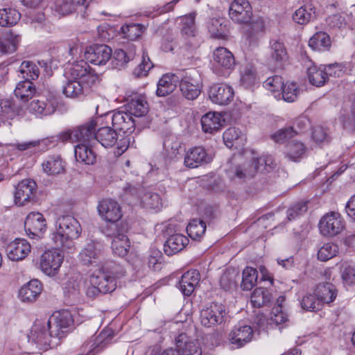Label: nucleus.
Returning a JSON list of instances; mask_svg holds the SVG:
<instances>
[{
  "mask_svg": "<svg viewBox=\"0 0 355 355\" xmlns=\"http://www.w3.org/2000/svg\"><path fill=\"white\" fill-rule=\"evenodd\" d=\"M97 126L95 119H91L83 125L60 135L64 141L78 142L74 147L75 157L77 162L87 165L96 162V155L93 150L95 145L94 130Z\"/></svg>",
  "mask_w": 355,
  "mask_h": 355,
  "instance_id": "f257e3e1",
  "label": "nucleus"
},
{
  "mask_svg": "<svg viewBox=\"0 0 355 355\" xmlns=\"http://www.w3.org/2000/svg\"><path fill=\"white\" fill-rule=\"evenodd\" d=\"M80 232L79 222L74 217L65 215L58 218L51 238L56 245L70 249L73 244V240L78 239Z\"/></svg>",
  "mask_w": 355,
  "mask_h": 355,
  "instance_id": "f03ea898",
  "label": "nucleus"
},
{
  "mask_svg": "<svg viewBox=\"0 0 355 355\" xmlns=\"http://www.w3.org/2000/svg\"><path fill=\"white\" fill-rule=\"evenodd\" d=\"M119 275L113 272L105 271L102 267L92 272L89 277V285L86 288V295L94 299L99 294L112 293L116 288V278Z\"/></svg>",
  "mask_w": 355,
  "mask_h": 355,
  "instance_id": "7ed1b4c3",
  "label": "nucleus"
},
{
  "mask_svg": "<svg viewBox=\"0 0 355 355\" xmlns=\"http://www.w3.org/2000/svg\"><path fill=\"white\" fill-rule=\"evenodd\" d=\"M94 130L95 144L98 142L105 148L113 147L116 145L114 155L120 156L128 148L131 139L130 135L118 134L115 130L106 126L99 128L97 132Z\"/></svg>",
  "mask_w": 355,
  "mask_h": 355,
  "instance_id": "20e7f679",
  "label": "nucleus"
},
{
  "mask_svg": "<svg viewBox=\"0 0 355 355\" xmlns=\"http://www.w3.org/2000/svg\"><path fill=\"white\" fill-rule=\"evenodd\" d=\"M47 327L51 334L58 339L65 336L73 323L70 311L60 310L55 311L48 320Z\"/></svg>",
  "mask_w": 355,
  "mask_h": 355,
  "instance_id": "39448f33",
  "label": "nucleus"
},
{
  "mask_svg": "<svg viewBox=\"0 0 355 355\" xmlns=\"http://www.w3.org/2000/svg\"><path fill=\"white\" fill-rule=\"evenodd\" d=\"M175 349L168 348L160 355H202L199 343L182 333L175 338Z\"/></svg>",
  "mask_w": 355,
  "mask_h": 355,
  "instance_id": "423d86ee",
  "label": "nucleus"
},
{
  "mask_svg": "<svg viewBox=\"0 0 355 355\" xmlns=\"http://www.w3.org/2000/svg\"><path fill=\"white\" fill-rule=\"evenodd\" d=\"M318 227L322 236L333 237L339 234L344 230L345 224L338 212L331 211L322 217Z\"/></svg>",
  "mask_w": 355,
  "mask_h": 355,
  "instance_id": "0eeeda50",
  "label": "nucleus"
},
{
  "mask_svg": "<svg viewBox=\"0 0 355 355\" xmlns=\"http://www.w3.org/2000/svg\"><path fill=\"white\" fill-rule=\"evenodd\" d=\"M64 255L58 249L46 250L40 257V267L41 270L49 276H55L63 262Z\"/></svg>",
  "mask_w": 355,
  "mask_h": 355,
  "instance_id": "6e6552de",
  "label": "nucleus"
},
{
  "mask_svg": "<svg viewBox=\"0 0 355 355\" xmlns=\"http://www.w3.org/2000/svg\"><path fill=\"white\" fill-rule=\"evenodd\" d=\"M235 62L233 54L226 48L218 47L214 51V73L218 76H226L234 68Z\"/></svg>",
  "mask_w": 355,
  "mask_h": 355,
  "instance_id": "1a4fd4ad",
  "label": "nucleus"
},
{
  "mask_svg": "<svg viewBox=\"0 0 355 355\" xmlns=\"http://www.w3.org/2000/svg\"><path fill=\"white\" fill-rule=\"evenodd\" d=\"M243 27L245 44L250 48L258 46L259 39L265 31V21L262 17L249 21Z\"/></svg>",
  "mask_w": 355,
  "mask_h": 355,
  "instance_id": "9d476101",
  "label": "nucleus"
},
{
  "mask_svg": "<svg viewBox=\"0 0 355 355\" xmlns=\"http://www.w3.org/2000/svg\"><path fill=\"white\" fill-rule=\"evenodd\" d=\"M37 184L32 179H24L15 187V203L19 206H24L35 200Z\"/></svg>",
  "mask_w": 355,
  "mask_h": 355,
  "instance_id": "9b49d317",
  "label": "nucleus"
},
{
  "mask_svg": "<svg viewBox=\"0 0 355 355\" xmlns=\"http://www.w3.org/2000/svg\"><path fill=\"white\" fill-rule=\"evenodd\" d=\"M51 338L55 336L47 327V322H36L28 336V341L36 345L39 349L47 350L51 346Z\"/></svg>",
  "mask_w": 355,
  "mask_h": 355,
  "instance_id": "f8f14e48",
  "label": "nucleus"
},
{
  "mask_svg": "<svg viewBox=\"0 0 355 355\" xmlns=\"http://www.w3.org/2000/svg\"><path fill=\"white\" fill-rule=\"evenodd\" d=\"M66 75L67 78L82 80L87 84H94L97 80V76L91 71L90 67L84 60L69 64Z\"/></svg>",
  "mask_w": 355,
  "mask_h": 355,
  "instance_id": "ddd939ff",
  "label": "nucleus"
},
{
  "mask_svg": "<svg viewBox=\"0 0 355 355\" xmlns=\"http://www.w3.org/2000/svg\"><path fill=\"white\" fill-rule=\"evenodd\" d=\"M24 227L30 239H41L46 230V219L40 212H31L26 216Z\"/></svg>",
  "mask_w": 355,
  "mask_h": 355,
  "instance_id": "4468645a",
  "label": "nucleus"
},
{
  "mask_svg": "<svg viewBox=\"0 0 355 355\" xmlns=\"http://www.w3.org/2000/svg\"><path fill=\"white\" fill-rule=\"evenodd\" d=\"M225 315V307L222 304L211 303L200 312V322L205 327H214L222 323Z\"/></svg>",
  "mask_w": 355,
  "mask_h": 355,
  "instance_id": "2eb2a0df",
  "label": "nucleus"
},
{
  "mask_svg": "<svg viewBox=\"0 0 355 355\" xmlns=\"http://www.w3.org/2000/svg\"><path fill=\"white\" fill-rule=\"evenodd\" d=\"M98 211L100 216L105 220L116 223L122 217L120 205L114 200L106 198L99 202Z\"/></svg>",
  "mask_w": 355,
  "mask_h": 355,
  "instance_id": "dca6fc26",
  "label": "nucleus"
},
{
  "mask_svg": "<svg viewBox=\"0 0 355 355\" xmlns=\"http://www.w3.org/2000/svg\"><path fill=\"white\" fill-rule=\"evenodd\" d=\"M126 104L124 105V110L135 117H141L145 116L148 112V105L146 98L137 93L125 94Z\"/></svg>",
  "mask_w": 355,
  "mask_h": 355,
  "instance_id": "f3484780",
  "label": "nucleus"
},
{
  "mask_svg": "<svg viewBox=\"0 0 355 355\" xmlns=\"http://www.w3.org/2000/svg\"><path fill=\"white\" fill-rule=\"evenodd\" d=\"M30 243L24 239H16L10 241L6 246L8 258L13 261L23 260L31 252Z\"/></svg>",
  "mask_w": 355,
  "mask_h": 355,
  "instance_id": "a211bd4d",
  "label": "nucleus"
},
{
  "mask_svg": "<svg viewBox=\"0 0 355 355\" xmlns=\"http://www.w3.org/2000/svg\"><path fill=\"white\" fill-rule=\"evenodd\" d=\"M57 107V101L54 96L49 98L41 96L40 99L32 101L28 105V111L36 116L50 115L54 113Z\"/></svg>",
  "mask_w": 355,
  "mask_h": 355,
  "instance_id": "6ab92c4d",
  "label": "nucleus"
},
{
  "mask_svg": "<svg viewBox=\"0 0 355 355\" xmlns=\"http://www.w3.org/2000/svg\"><path fill=\"white\" fill-rule=\"evenodd\" d=\"M229 15L236 23L248 22L252 15L250 1H232L229 8Z\"/></svg>",
  "mask_w": 355,
  "mask_h": 355,
  "instance_id": "aec40b11",
  "label": "nucleus"
},
{
  "mask_svg": "<svg viewBox=\"0 0 355 355\" xmlns=\"http://www.w3.org/2000/svg\"><path fill=\"white\" fill-rule=\"evenodd\" d=\"M112 49L107 45H93L85 52V58L87 62L96 65H104L111 58Z\"/></svg>",
  "mask_w": 355,
  "mask_h": 355,
  "instance_id": "412c9836",
  "label": "nucleus"
},
{
  "mask_svg": "<svg viewBox=\"0 0 355 355\" xmlns=\"http://www.w3.org/2000/svg\"><path fill=\"white\" fill-rule=\"evenodd\" d=\"M233 89L225 84L214 85L209 89V98L216 104L224 105L229 104L234 98Z\"/></svg>",
  "mask_w": 355,
  "mask_h": 355,
  "instance_id": "4be33fe9",
  "label": "nucleus"
},
{
  "mask_svg": "<svg viewBox=\"0 0 355 355\" xmlns=\"http://www.w3.org/2000/svg\"><path fill=\"white\" fill-rule=\"evenodd\" d=\"M252 337L253 330L252 327L248 324H239L236 325L230 333L229 340L239 348L250 343Z\"/></svg>",
  "mask_w": 355,
  "mask_h": 355,
  "instance_id": "5701e85b",
  "label": "nucleus"
},
{
  "mask_svg": "<svg viewBox=\"0 0 355 355\" xmlns=\"http://www.w3.org/2000/svg\"><path fill=\"white\" fill-rule=\"evenodd\" d=\"M42 290V284L37 279H32L20 288L18 297L23 302L33 303L37 300Z\"/></svg>",
  "mask_w": 355,
  "mask_h": 355,
  "instance_id": "b1692460",
  "label": "nucleus"
},
{
  "mask_svg": "<svg viewBox=\"0 0 355 355\" xmlns=\"http://www.w3.org/2000/svg\"><path fill=\"white\" fill-rule=\"evenodd\" d=\"M112 125L125 134L132 133L136 125V122L133 119V116L130 115L125 110L116 112L113 114Z\"/></svg>",
  "mask_w": 355,
  "mask_h": 355,
  "instance_id": "393cba45",
  "label": "nucleus"
},
{
  "mask_svg": "<svg viewBox=\"0 0 355 355\" xmlns=\"http://www.w3.org/2000/svg\"><path fill=\"white\" fill-rule=\"evenodd\" d=\"M108 336L106 333L101 332L92 336L82 347L83 355H94L102 351L110 341Z\"/></svg>",
  "mask_w": 355,
  "mask_h": 355,
  "instance_id": "a878e982",
  "label": "nucleus"
},
{
  "mask_svg": "<svg viewBox=\"0 0 355 355\" xmlns=\"http://www.w3.org/2000/svg\"><path fill=\"white\" fill-rule=\"evenodd\" d=\"M101 256V245L94 242L87 243L79 254L80 261L86 266H98Z\"/></svg>",
  "mask_w": 355,
  "mask_h": 355,
  "instance_id": "bb28decb",
  "label": "nucleus"
},
{
  "mask_svg": "<svg viewBox=\"0 0 355 355\" xmlns=\"http://www.w3.org/2000/svg\"><path fill=\"white\" fill-rule=\"evenodd\" d=\"M92 85L83 83L82 80L68 78V80L62 86V94L67 98H81L85 96L87 88Z\"/></svg>",
  "mask_w": 355,
  "mask_h": 355,
  "instance_id": "cd10ccee",
  "label": "nucleus"
},
{
  "mask_svg": "<svg viewBox=\"0 0 355 355\" xmlns=\"http://www.w3.org/2000/svg\"><path fill=\"white\" fill-rule=\"evenodd\" d=\"M116 227V232L112 235V250L114 254L119 257H125L130 248V242L128 236L124 234L125 231L119 230Z\"/></svg>",
  "mask_w": 355,
  "mask_h": 355,
  "instance_id": "c85d7f7f",
  "label": "nucleus"
},
{
  "mask_svg": "<svg viewBox=\"0 0 355 355\" xmlns=\"http://www.w3.org/2000/svg\"><path fill=\"white\" fill-rule=\"evenodd\" d=\"M211 158L207 154L205 148L194 147L187 151L184 157V164L189 168H196L198 166L210 162Z\"/></svg>",
  "mask_w": 355,
  "mask_h": 355,
  "instance_id": "c756f323",
  "label": "nucleus"
},
{
  "mask_svg": "<svg viewBox=\"0 0 355 355\" xmlns=\"http://www.w3.org/2000/svg\"><path fill=\"white\" fill-rule=\"evenodd\" d=\"M200 281V274L196 270H191L182 275L179 287L186 296H190Z\"/></svg>",
  "mask_w": 355,
  "mask_h": 355,
  "instance_id": "7c9ffc66",
  "label": "nucleus"
},
{
  "mask_svg": "<svg viewBox=\"0 0 355 355\" xmlns=\"http://www.w3.org/2000/svg\"><path fill=\"white\" fill-rule=\"evenodd\" d=\"M287 59V53L284 44L279 40L270 41L269 63L275 67H281Z\"/></svg>",
  "mask_w": 355,
  "mask_h": 355,
  "instance_id": "2f4dec72",
  "label": "nucleus"
},
{
  "mask_svg": "<svg viewBox=\"0 0 355 355\" xmlns=\"http://www.w3.org/2000/svg\"><path fill=\"white\" fill-rule=\"evenodd\" d=\"M189 239L182 234L170 236L164 245V252L170 256L182 250L189 243Z\"/></svg>",
  "mask_w": 355,
  "mask_h": 355,
  "instance_id": "473e14b6",
  "label": "nucleus"
},
{
  "mask_svg": "<svg viewBox=\"0 0 355 355\" xmlns=\"http://www.w3.org/2000/svg\"><path fill=\"white\" fill-rule=\"evenodd\" d=\"M42 171L48 175H57L64 171L65 164L60 155L47 157L42 163Z\"/></svg>",
  "mask_w": 355,
  "mask_h": 355,
  "instance_id": "72a5a7b5",
  "label": "nucleus"
},
{
  "mask_svg": "<svg viewBox=\"0 0 355 355\" xmlns=\"http://www.w3.org/2000/svg\"><path fill=\"white\" fill-rule=\"evenodd\" d=\"M136 55V47L129 45L125 50L116 49L113 53L112 64L114 68L121 69L125 67Z\"/></svg>",
  "mask_w": 355,
  "mask_h": 355,
  "instance_id": "f704fd0d",
  "label": "nucleus"
},
{
  "mask_svg": "<svg viewBox=\"0 0 355 355\" xmlns=\"http://www.w3.org/2000/svg\"><path fill=\"white\" fill-rule=\"evenodd\" d=\"M224 120L220 114L217 112H208L201 118L202 130L206 133L217 132L223 125Z\"/></svg>",
  "mask_w": 355,
  "mask_h": 355,
  "instance_id": "c9c22d12",
  "label": "nucleus"
},
{
  "mask_svg": "<svg viewBox=\"0 0 355 355\" xmlns=\"http://www.w3.org/2000/svg\"><path fill=\"white\" fill-rule=\"evenodd\" d=\"M180 88L182 95L188 100L196 99L201 92L200 84L191 76H186L181 80Z\"/></svg>",
  "mask_w": 355,
  "mask_h": 355,
  "instance_id": "e433bc0d",
  "label": "nucleus"
},
{
  "mask_svg": "<svg viewBox=\"0 0 355 355\" xmlns=\"http://www.w3.org/2000/svg\"><path fill=\"white\" fill-rule=\"evenodd\" d=\"M315 15V7L311 1H309L295 12L293 19L298 24L304 25L313 19Z\"/></svg>",
  "mask_w": 355,
  "mask_h": 355,
  "instance_id": "4c0bfd02",
  "label": "nucleus"
},
{
  "mask_svg": "<svg viewBox=\"0 0 355 355\" xmlns=\"http://www.w3.org/2000/svg\"><path fill=\"white\" fill-rule=\"evenodd\" d=\"M178 78L174 74H165L157 83V95L166 96L172 93L177 87Z\"/></svg>",
  "mask_w": 355,
  "mask_h": 355,
  "instance_id": "58836bf2",
  "label": "nucleus"
},
{
  "mask_svg": "<svg viewBox=\"0 0 355 355\" xmlns=\"http://www.w3.org/2000/svg\"><path fill=\"white\" fill-rule=\"evenodd\" d=\"M331 45L330 36L325 32L319 31L315 33L309 41V46L316 51H328Z\"/></svg>",
  "mask_w": 355,
  "mask_h": 355,
  "instance_id": "ea45409f",
  "label": "nucleus"
},
{
  "mask_svg": "<svg viewBox=\"0 0 355 355\" xmlns=\"http://www.w3.org/2000/svg\"><path fill=\"white\" fill-rule=\"evenodd\" d=\"M38 65L45 68L48 67L47 62L44 61H39L38 64L31 61H24L19 67V72L23 75L25 80H35L40 76Z\"/></svg>",
  "mask_w": 355,
  "mask_h": 355,
  "instance_id": "a19ab883",
  "label": "nucleus"
},
{
  "mask_svg": "<svg viewBox=\"0 0 355 355\" xmlns=\"http://www.w3.org/2000/svg\"><path fill=\"white\" fill-rule=\"evenodd\" d=\"M306 152V148L302 142L292 140L286 146V157L293 162H299L302 159Z\"/></svg>",
  "mask_w": 355,
  "mask_h": 355,
  "instance_id": "79ce46f5",
  "label": "nucleus"
},
{
  "mask_svg": "<svg viewBox=\"0 0 355 355\" xmlns=\"http://www.w3.org/2000/svg\"><path fill=\"white\" fill-rule=\"evenodd\" d=\"M315 291L321 305L322 303L332 302L337 296V291L334 285L329 283L318 286Z\"/></svg>",
  "mask_w": 355,
  "mask_h": 355,
  "instance_id": "37998d69",
  "label": "nucleus"
},
{
  "mask_svg": "<svg viewBox=\"0 0 355 355\" xmlns=\"http://www.w3.org/2000/svg\"><path fill=\"white\" fill-rule=\"evenodd\" d=\"M208 30L212 37L224 39L229 32L227 21L223 18L212 19L208 25Z\"/></svg>",
  "mask_w": 355,
  "mask_h": 355,
  "instance_id": "c03bdc74",
  "label": "nucleus"
},
{
  "mask_svg": "<svg viewBox=\"0 0 355 355\" xmlns=\"http://www.w3.org/2000/svg\"><path fill=\"white\" fill-rule=\"evenodd\" d=\"M195 12L180 17L182 24L181 33L185 38H194L196 36L197 30L195 26Z\"/></svg>",
  "mask_w": 355,
  "mask_h": 355,
  "instance_id": "a18cd8bd",
  "label": "nucleus"
},
{
  "mask_svg": "<svg viewBox=\"0 0 355 355\" xmlns=\"http://www.w3.org/2000/svg\"><path fill=\"white\" fill-rule=\"evenodd\" d=\"M3 39L1 38V54L3 53H14L17 50L20 41L19 36L15 34L11 30L3 32Z\"/></svg>",
  "mask_w": 355,
  "mask_h": 355,
  "instance_id": "49530a36",
  "label": "nucleus"
},
{
  "mask_svg": "<svg viewBox=\"0 0 355 355\" xmlns=\"http://www.w3.org/2000/svg\"><path fill=\"white\" fill-rule=\"evenodd\" d=\"M256 174V170L252 168L250 162H246L239 165L234 170L230 172V178L245 181L253 178Z\"/></svg>",
  "mask_w": 355,
  "mask_h": 355,
  "instance_id": "de8ad7c7",
  "label": "nucleus"
},
{
  "mask_svg": "<svg viewBox=\"0 0 355 355\" xmlns=\"http://www.w3.org/2000/svg\"><path fill=\"white\" fill-rule=\"evenodd\" d=\"M36 92L32 82L28 80L20 81L14 91L17 98L23 101H27L31 98Z\"/></svg>",
  "mask_w": 355,
  "mask_h": 355,
  "instance_id": "09e8293b",
  "label": "nucleus"
},
{
  "mask_svg": "<svg viewBox=\"0 0 355 355\" xmlns=\"http://www.w3.org/2000/svg\"><path fill=\"white\" fill-rule=\"evenodd\" d=\"M307 76L309 82L317 87L323 85L327 80L324 66L311 65L307 69Z\"/></svg>",
  "mask_w": 355,
  "mask_h": 355,
  "instance_id": "8fccbe9b",
  "label": "nucleus"
},
{
  "mask_svg": "<svg viewBox=\"0 0 355 355\" xmlns=\"http://www.w3.org/2000/svg\"><path fill=\"white\" fill-rule=\"evenodd\" d=\"M256 173L260 172H270L275 166L273 158L270 155H262L255 158L250 162Z\"/></svg>",
  "mask_w": 355,
  "mask_h": 355,
  "instance_id": "3c124183",
  "label": "nucleus"
},
{
  "mask_svg": "<svg viewBox=\"0 0 355 355\" xmlns=\"http://www.w3.org/2000/svg\"><path fill=\"white\" fill-rule=\"evenodd\" d=\"M270 300V294L263 288L254 290L251 295V303L254 307L259 308L267 304Z\"/></svg>",
  "mask_w": 355,
  "mask_h": 355,
  "instance_id": "603ef678",
  "label": "nucleus"
},
{
  "mask_svg": "<svg viewBox=\"0 0 355 355\" xmlns=\"http://www.w3.org/2000/svg\"><path fill=\"white\" fill-rule=\"evenodd\" d=\"M206 225L202 220H192L187 227L188 235L194 240L199 239L205 234Z\"/></svg>",
  "mask_w": 355,
  "mask_h": 355,
  "instance_id": "864d4df0",
  "label": "nucleus"
},
{
  "mask_svg": "<svg viewBox=\"0 0 355 355\" xmlns=\"http://www.w3.org/2000/svg\"><path fill=\"white\" fill-rule=\"evenodd\" d=\"M338 247L334 243H324L318 251V259L321 261H327L337 255Z\"/></svg>",
  "mask_w": 355,
  "mask_h": 355,
  "instance_id": "5fc2aeb1",
  "label": "nucleus"
},
{
  "mask_svg": "<svg viewBox=\"0 0 355 355\" xmlns=\"http://www.w3.org/2000/svg\"><path fill=\"white\" fill-rule=\"evenodd\" d=\"M258 274L256 269L251 267H246L243 271V279L241 286L244 290H251L256 284Z\"/></svg>",
  "mask_w": 355,
  "mask_h": 355,
  "instance_id": "6e6d98bb",
  "label": "nucleus"
},
{
  "mask_svg": "<svg viewBox=\"0 0 355 355\" xmlns=\"http://www.w3.org/2000/svg\"><path fill=\"white\" fill-rule=\"evenodd\" d=\"M141 202L145 207L155 211L159 210L162 207V199L157 193H146L141 197Z\"/></svg>",
  "mask_w": 355,
  "mask_h": 355,
  "instance_id": "4d7b16f0",
  "label": "nucleus"
},
{
  "mask_svg": "<svg viewBox=\"0 0 355 355\" xmlns=\"http://www.w3.org/2000/svg\"><path fill=\"white\" fill-rule=\"evenodd\" d=\"M237 272L234 269L225 270L220 277V284L226 291L231 290L236 287V277Z\"/></svg>",
  "mask_w": 355,
  "mask_h": 355,
  "instance_id": "13d9d810",
  "label": "nucleus"
},
{
  "mask_svg": "<svg viewBox=\"0 0 355 355\" xmlns=\"http://www.w3.org/2000/svg\"><path fill=\"white\" fill-rule=\"evenodd\" d=\"M20 18V13L14 8L1 10V26H13Z\"/></svg>",
  "mask_w": 355,
  "mask_h": 355,
  "instance_id": "bf43d9fd",
  "label": "nucleus"
},
{
  "mask_svg": "<svg viewBox=\"0 0 355 355\" xmlns=\"http://www.w3.org/2000/svg\"><path fill=\"white\" fill-rule=\"evenodd\" d=\"M225 144L227 146L230 147L234 145V143L239 144V140H244L243 135L241 132L234 127L227 129L223 135Z\"/></svg>",
  "mask_w": 355,
  "mask_h": 355,
  "instance_id": "052dcab7",
  "label": "nucleus"
},
{
  "mask_svg": "<svg viewBox=\"0 0 355 355\" xmlns=\"http://www.w3.org/2000/svg\"><path fill=\"white\" fill-rule=\"evenodd\" d=\"M282 98L286 102H293L296 100L299 89L293 82H286L282 89Z\"/></svg>",
  "mask_w": 355,
  "mask_h": 355,
  "instance_id": "680f3d73",
  "label": "nucleus"
},
{
  "mask_svg": "<svg viewBox=\"0 0 355 355\" xmlns=\"http://www.w3.org/2000/svg\"><path fill=\"white\" fill-rule=\"evenodd\" d=\"M347 18L346 13L333 15L327 19V23L331 28L342 29L347 26Z\"/></svg>",
  "mask_w": 355,
  "mask_h": 355,
  "instance_id": "e2e57ef3",
  "label": "nucleus"
},
{
  "mask_svg": "<svg viewBox=\"0 0 355 355\" xmlns=\"http://www.w3.org/2000/svg\"><path fill=\"white\" fill-rule=\"evenodd\" d=\"M153 64L146 52L144 51L141 63L134 70V73L137 77L146 76Z\"/></svg>",
  "mask_w": 355,
  "mask_h": 355,
  "instance_id": "0e129e2a",
  "label": "nucleus"
},
{
  "mask_svg": "<svg viewBox=\"0 0 355 355\" xmlns=\"http://www.w3.org/2000/svg\"><path fill=\"white\" fill-rule=\"evenodd\" d=\"M341 277L343 282L347 285L355 284V268L348 263H343L340 268Z\"/></svg>",
  "mask_w": 355,
  "mask_h": 355,
  "instance_id": "69168bd1",
  "label": "nucleus"
},
{
  "mask_svg": "<svg viewBox=\"0 0 355 355\" xmlns=\"http://www.w3.org/2000/svg\"><path fill=\"white\" fill-rule=\"evenodd\" d=\"M302 308L309 311H315L321 308V304L318 297L314 295H306L303 297L301 301Z\"/></svg>",
  "mask_w": 355,
  "mask_h": 355,
  "instance_id": "338daca9",
  "label": "nucleus"
},
{
  "mask_svg": "<svg viewBox=\"0 0 355 355\" xmlns=\"http://www.w3.org/2000/svg\"><path fill=\"white\" fill-rule=\"evenodd\" d=\"M76 1H54L52 9L58 15H65L71 13L76 8Z\"/></svg>",
  "mask_w": 355,
  "mask_h": 355,
  "instance_id": "774afa93",
  "label": "nucleus"
}]
</instances>
